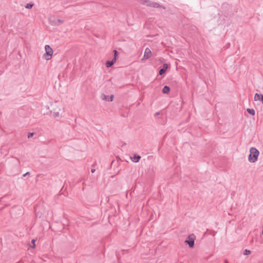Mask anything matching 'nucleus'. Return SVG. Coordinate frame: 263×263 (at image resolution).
Returning <instances> with one entry per match:
<instances>
[{
  "label": "nucleus",
  "instance_id": "2eb2a0df",
  "mask_svg": "<svg viewBox=\"0 0 263 263\" xmlns=\"http://www.w3.org/2000/svg\"><path fill=\"white\" fill-rule=\"evenodd\" d=\"M109 96L105 95L104 94V95H103L102 99L103 100H105V101H109Z\"/></svg>",
  "mask_w": 263,
  "mask_h": 263
},
{
  "label": "nucleus",
  "instance_id": "dca6fc26",
  "mask_svg": "<svg viewBox=\"0 0 263 263\" xmlns=\"http://www.w3.org/2000/svg\"><path fill=\"white\" fill-rule=\"evenodd\" d=\"M35 239H32L31 240V243L32 245L30 246V247L31 248H34L35 247Z\"/></svg>",
  "mask_w": 263,
  "mask_h": 263
},
{
  "label": "nucleus",
  "instance_id": "5701e85b",
  "mask_svg": "<svg viewBox=\"0 0 263 263\" xmlns=\"http://www.w3.org/2000/svg\"><path fill=\"white\" fill-rule=\"evenodd\" d=\"M111 61L114 62V64L116 61V57H114V59Z\"/></svg>",
  "mask_w": 263,
  "mask_h": 263
},
{
  "label": "nucleus",
  "instance_id": "39448f33",
  "mask_svg": "<svg viewBox=\"0 0 263 263\" xmlns=\"http://www.w3.org/2000/svg\"><path fill=\"white\" fill-rule=\"evenodd\" d=\"M168 68V65L167 64H163V67L159 71V74L161 76L163 74Z\"/></svg>",
  "mask_w": 263,
  "mask_h": 263
},
{
  "label": "nucleus",
  "instance_id": "7ed1b4c3",
  "mask_svg": "<svg viewBox=\"0 0 263 263\" xmlns=\"http://www.w3.org/2000/svg\"><path fill=\"white\" fill-rule=\"evenodd\" d=\"M185 242L187 244L190 248H192L195 245V236L194 235H190L188 236Z\"/></svg>",
  "mask_w": 263,
  "mask_h": 263
},
{
  "label": "nucleus",
  "instance_id": "1a4fd4ad",
  "mask_svg": "<svg viewBox=\"0 0 263 263\" xmlns=\"http://www.w3.org/2000/svg\"><path fill=\"white\" fill-rule=\"evenodd\" d=\"M170 91V88L168 86H164L162 89V92L164 94H168Z\"/></svg>",
  "mask_w": 263,
  "mask_h": 263
},
{
  "label": "nucleus",
  "instance_id": "6ab92c4d",
  "mask_svg": "<svg viewBox=\"0 0 263 263\" xmlns=\"http://www.w3.org/2000/svg\"><path fill=\"white\" fill-rule=\"evenodd\" d=\"M33 135H34L33 133H29L28 135V138H30L32 137L33 136Z\"/></svg>",
  "mask_w": 263,
  "mask_h": 263
},
{
  "label": "nucleus",
  "instance_id": "9b49d317",
  "mask_svg": "<svg viewBox=\"0 0 263 263\" xmlns=\"http://www.w3.org/2000/svg\"><path fill=\"white\" fill-rule=\"evenodd\" d=\"M247 111L250 115L252 116H254L255 114V111L253 108H247Z\"/></svg>",
  "mask_w": 263,
  "mask_h": 263
},
{
  "label": "nucleus",
  "instance_id": "9d476101",
  "mask_svg": "<svg viewBox=\"0 0 263 263\" xmlns=\"http://www.w3.org/2000/svg\"><path fill=\"white\" fill-rule=\"evenodd\" d=\"M142 3L147 6L152 7L153 2L148 0H143Z\"/></svg>",
  "mask_w": 263,
  "mask_h": 263
},
{
  "label": "nucleus",
  "instance_id": "6e6552de",
  "mask_svg": "<svg viewBox=\"0 0 263 263\" xmlns=\"http://www.w3.org/2000/svg\"><path fill=\"white\" fill-rule=\"evenodd\" d=\"M153 7V8H162L164 9H166L165 7H164V6H163L162 5H160L159 4H158L157 3H155V2H153V3L152 4V7Z\"/></svg>",
  "mask_w": 263,
  "mask_h": 263
},
{
  "label": "nucleus",
  "instance_id": "423d86ee",
  "mask_svg": "<svg viewBox=\"0 0 263 263\" xmlns=\"http://www.w3.org/2000/svg\"><path fill=\"white\" fill-rule=\"evenodd\" d=\"M254 99L255 101H260L263 104V95L256 93L254 95Z\"/></svg>",
  "mask_w": 263,
  "mask_h": 263
},
{
  "label": "nucleus",
  "instance_id": "412c9836",
  "mask_svg": "<svg viewBox=\"0 0 263 263\" xmlns=\"http://www.w3.org/2000/svg\"><path fill=\"white\" fill-rule=\"evenodd\" d=\"M30 175V172H28L25 173L24 174H23V177H25V176H26L27 175Z\"/></svg>",
  "mask_w": 263,
  "mask_h": 263
},
{
  "label": "nucleus",
  "instance_id": "f3484780",
  "mask_svg": "<svg viewBox=\"0 0 263 263\" xmlns=\"http://www.w3.org/2000/svg\"><path fill=\"white\" fill-rule=\"evenodd\" d=\"M251 253V251L249 250H247V249H246L244 252H243V254L244 255H249Z\"/></svg>",
  "mask_w": 263,
  "mask_h": 263
},
{
  "label": "nucleus",
  "instance_id": "f257e3e1",
  "mask_svg": "<svg viewBox=\"0 0 263 263\" xmlns=\"http://www.w3.org/2000/svg\"><path fill=\"white\" fill-rule=\"evenodd\" d=\"M259 154V152L258 149L255 147H252L250 149V154L248 156V160L251 163L255 162L257 159Z\"/></svg>",
  "mask_w": 263,
  "mask_h": 263
},
{
  "label": "nucleus",
  "instance_id": "aec40b11",
  "mask_svg": "<svg viewBox=\"0 0 263 263\" xmlns=\"http://www.w3.org/2000/svg\"><path fill=\"white\" fill-rule=\"evenodd\" d=\"M113 98H114V95H110V96H109V101H112Z\"/></svg>",
  "mask_w": 263,
  "mask_h": 263
},
{
  "label": "nucleus",
  "instance_id": "0eeeda50",
  "mask_svg": "<svg viewBox=\"0 0 263 263\" xmlns=\"http://www.w3.org/2000/svg\"><path fill=\"white\" fill-rule=\"evenodd\" d=\"M131 160L135 163H137L141 159V156L138 155H135L133 157H131Z\"/></svg>",
  "mask_w": 263,
  "mask_h": 263
},
{
  "label": "nucleus",
  "instance_id": "a211bd4d",
  "mask_svg": "<svg viewBox=\"0 0 263 263\" xmlns=\"http://www.w3.org/2000/svg\"><path fill=\"white\" fill-rule=\"evenodd\" d=\"M53 115L55 117H59L60 116L59 112H54L53 114Z\"/></svg>",
  "mask_w": 263,
  "mask_h": 263
},
{
  "label": "nucleus",
  "instance_id": "f03ea898",
  "mask_svg": "<svg viewBox=\"0 0 263 263\" xmlns=\"http://www.w3.org/2000/svg\"><path fill=\"white\" fill-rule=\"evenodd\" d=\"M45 49L46 51L45 53V59L47 60H49L51 59L53 54V50L51 48V47L48 45H45Z\"/></svg>",
  "mask_w": 263,
  "mask_h": 263
},
{
  "label": "nucleus",
  "instance_id": "4468645a",
  "mask_svg": "<svg viewBox=\"0 0 263 263\" xmlns=\"http://www.w3.org/2000/svg\"><path fill=\"white\" fill-rule=\"evenodd\" d=\"M33 4L32 3H28L27 4V5L25 6V8L26 9H31L32 8V7L33 6Z\"/></svg>",
  "mask_w": 263,
  "mask_h": 263
},
{
  "label": "nucleus",
  "instance_id": "4be33fe9",
  "mask_svg": "<svg viewBox=\"0 0 263 263\" xmlns=\"http://www.w3.org/2000/svg\"><path fill=\"white\" fill-rule=\"evenodd\" d=\"M160 114V112H156V113L155 114L154 116H155V117L158 116H159Z\"/></svg>",
  "mask_w": 263,
  "mask_h": 263
},
{
  "label": "nucleus",
  "instance_id": "f8f14e48",
  "mask_svg": "<svg viewBox=\"0 0 263 263\" xmlns=\"http://www.w3.org/2000/svg\"><path fill=\"white\" fill-rule=\"evenodd\" d=\"M114 64V62L110 61H107L106 62V66L107 68H109L112 66V65Z\"/></svg>",
  "mask_w": 263,
  "mask_h": 263
},
{
  "label": "nucleus",
  "instance_id": "393cba45",
  "mask_svg": "<svg viewBox=\"0 0 263 263\" xmlns=\"http://www.w3.org/2000/svg\"><path fill=\"white\" fill-rule=\"evenodd\" d=\"M95 171H96V170L94 169V168L93 169H91V172L92 173H93Z\"/></svg>",
  "mask_w": 263,
  "mask_h": 263
},
{
  "label": "nucleus",
  "instance_id": "ddd939ff",
  "mask_svg": "<svg viewBox=\"0 0 263 263\" xmlns=\"http://www.w3.org/2000/svg\"><path fill=\"white\" fill-rule=\"evenodd\" d=\"M64 23V21L63 20H60V19H58L57 20V22H55V23L54 24H52V25H59L61 24H63Z\"/></svg>",
  "mask_w": 263,
  "mask_h": 263
},
{
  "label": "nucleus",
  "instance_id": "b1692460",
  "mask_svg": "<svg viewBox=\"0 0 263 263\" xmlns=\"http://www.w3.org/2000/svg\"><path fill=\"white\" fill-rule=\"evenodd\" d=\"M117 53H118V52L117 50H114V57H116Z\"/></svg>",
  "mask_w": 263,
  "mask_h": 263
},
{
  "label": "nucleus",
  "instance_id": "20e7f679",
  "mask_svg": "<svg viewBox=\"0 0 263 263\" xmlns=\"http://www.w3.org/2000/svg\"><path fill=\"white\" fill-rule=\"evenodd\" d=\"M152 56V51L149 48H146L145 49L143 58L142 60L143 59H148Z\"/></svg>",
  "mask_w": 263,
  "mask_h": 263
}]
</instances>
